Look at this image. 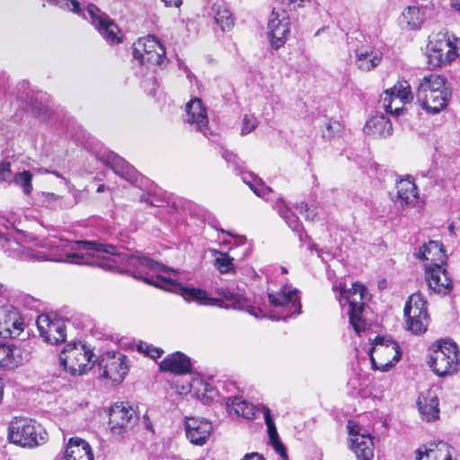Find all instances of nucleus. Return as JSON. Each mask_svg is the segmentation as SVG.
<instances>
[{
	"label": "nucleus",
	"instance_id": "11",
	"mask_svg": "<svg viewBox=\"0 0 460 460\" xmlns=\"http://www.w3.org/2000/svg\"><path fill=\"white\" fill-rule=\"evenodd\" d=\"M410 84L404 80H398L394 85L386 89L382 99V105L386 113L399 117L404 112V105L413 101Z\"/></svg>",
	"mask_w": 460,
	"mask_h": 460
},
{
	"label": "nucleus",
	"instance_id": "50",
	"mask_svg": "<svg viewBox=\"0 0 460 460\" xmlns=\"http://www.w3.org/2000/svg\"><path fill=\"white\" fill-rule=\"evenodd\" d=\"M448 231L453 235L460 234V216L451 222L448 226Z\"/></svg>",
	"mask_w": 460,
	"mask_h": 460
},
{
	"label": "nucleus",
	"instance_id": "54",
	"mask_svg": "<svg viewBox=\"0 0 460 460\" xmlns=\"http://www.w3.org/2000/svg\"><path fill=\"white\" fill-rule=\"evenodd\" d=\"M302 208H305V211H307L308 213L306 214L305 217L306 218H309V219H314L315 214L313 212V211H310L309 208H308V206L307 204H304V203H301V209Z\"/></svg>",
	"mask_w": 460,
	"mask_h": 460
},
{
	"label": "nucleus",
	"instance_id": "45",
	"mask_svg": "<svg viewBox=\"0 0 460 460\" xmlns=\"http://www.w3.org/2000/svg\"><path fill=\"white\" fill-rule=\"evenodd\" d=\"M211 254L214 258V266L221 274L230 272V256L227 252H219L217 250H211Z\"/></svg>",
	"mask_w": 460,
	"mask_h": 460
},
{
	"label": "nucleus",
	"instance_id": "5",
	"mask_svg": "<svg viewBox=\"0 0 460 460\" xmlns=\"http://www.w3.org/2000/svg\"><path fill=\"white\" fill-rule=\"evenodd\" d=\"M367 296L366 288L359 283H354L351 288L349 289L341 288L339 294L340 305L341 306L349 305V323L358 335H360L366 330V323L362 319L361 314L364 310Z\"/></svg>",
	"mask_w": 460,
	"mask_h": 460
},
{
	"label": "nucleus",
	"instance_id": "27",
	"mask_svg": "<svg viewBox=\"0 0 460 460\" xmlns=\"http://www.w3.org/2000/svg\"><path fill=\"white\" fill-rule=\"evenodd\" d=\"M160 369L176 375H185L191 372L192 364L190 358L181 352H174L168 355L160 362Z\"/></svg>",
	"mask_w": 460,
	"mask_h": 460
},
{
	"label": "nucleus",
	"instance_id": "10",
	"mask_svg": "<svg viewBox=\"0 0 460 460\" xmlns=\"http://www.w3.org/2000/svg\"><path fill=\"white\" fill-rule=\"evenodd\" d=\"M403 312L408 331L413 334H420L426 332L429 324V315L426 301L420 293H414L409 296Z\"/></svg>",
	"mask_w": 460,
	"mask_h": 460
},
{
	"label": "nucleus",
	"instance_id": "57",
	"mask_svg": "<svg viewBox=\"0 0 460 460\" xmlns=\"http://www.w3.org/2000/svg\"><path fill=\"white\" fill-rule=\"evenodd\" d=\"M141 200H143V201H145V202H146V203H148V204H150L152 206L155 205L153 199H151L149 196L146 197V198L142 197Z\"/></svg>",
	"mask_w": 460,
	"mask_h": 460
},
{
	"label": "nucleus",
	"instance_id": "30",
	"mask_svg": "<svg viewBox=\"0 0 460 460\" xmlns=\"http://www.w3.org/2000/svg\"><path fill=\"white\" fill-rule=\"evenodd\" d=\"M419 411L423 420L433 421L439 417L438 398L432 391H427L418 398Z\"/></svg>",
	"mask_w": 460,
	"mask_h": 460
},
{
	"label": "nucleus",
	"instance_id": "17",
	"mask_svg": "<svg viewBox=\"0 0 460 460\" xmlns=\"http://www.w3.org/2000/svg\"><path fill=\"white\" fill-rule=\"evenodd\" d=\"M99 366L102 369L100 375L117 384L123 381L128 371L127 357L121 353H108L102 357Z\"/></svg>",
	"mask_w": 460,
	"mask_h": 460
},
{
	"label": "nucleus",
	"instance_id": "2",
	"mask_svg": "<svg viewBox=\"0 0 460 460\" xmlns=\"http://www.w3.org/2000/svg\"><path fill=\"white\" fill-rule=\"evenodd\" d=\"M58 7L76 13L85 20L91 22L99 33L111 43H119V38L117 37L119 31L118 26L110 19V17L102 12L95 4H90L86 9H83L77 0H47Z\"/></svg>",
	"mask_w": 460,
	"mask_h": 460
},
{
	"label": "nucleus",
	"instance_id": "6",
	"mask_svg": "<svg viewBox=\"0 0 460 460\" xmlns=\"http://www.w3.org/2000/svg\"><path fill=\"white\" fill-rule=\"evenodd\" d=\"M429 364L438 376H446L457 372L459 358L456 343L443 341L438 345H434Z\"/></svg>",
	"mask_w": 460,
	"mask_h": 460
},
{
	"label": "nucleus",
	"instance_id": "41",
	"mask_svg": "<svg viewBox=\"0 0 460 460\" xmlns=\"http://www.w3.org/2000/svg\"><path fill=\"white\" fill-rule=\"evenodd\" d=\"M232 411L237 417L252 420L255 416L256 408L251 402L232 395Z\"/></svg>",
	"mask_w": 460,
	"mask_h": 460
},
{
	"label": "nucleus",
	"instance_id": "24",
	"mask_svg": "<svg viewBox=\"0 0 460 460\" xmlns=\"http://www.w3.org/2000/svg\"><path fill=\"white\" fill-rule=\"evenodd\" d=\"M56 460H93L89 443L80 438H70L62 454Z\"/></svg>",
	"mask_w": 460,
	"mask_h": 460
},
{
	"label": "nucleus",
	"instance_id": "34",
	"mask_svg": "<svg viewBox=\"0 0 460 460\" xmlns=\"http://www.w3.org/2000/svg\"><path fill=\"white\" fill-rule=\"evenodd\" d=\"M351 449L358 460H372L374 456L373 441L368 434H358L351 438Z\"/></svg>",
	"mask_w": 460,
	"mask_h": 460
},
{
	"label": "nucleus",
	"instance_id": "44",
	"mask_svg": "<svg viewBox=\"0 0 460 460\" xmlns=\"http://www.w3.org/2000/svg\"><path fill=\"white\" fill-rule=\"evenodd\" d=\"M32 179L33 174L30 171H22L14 174L12 182L21 187L25 196H29L33 190Z\"/></svg>",
	"mask_w": 460,
	"mask_h": 460
},
{
	"label": "nucleus",
	"instance_id": "48",
	"mask_svg": "<svg viewBox=\"0 0 460 460\" xmlns=\"http://www.w3.org/2000/svg\"><path fill=\"white\" fill-rule=\"evenodd\" d=\"M258 126V119L253 115H244L242 126H241V135L245 136L252 131H253Z\"/></svg>",
	"mask_w": 460,
	"mask_h": 460
},
{
	"label": "nucleus",
	"instance_id": "35",
	"mask_svg": "<svg viewBox=\"0 0 460 460\" xmlns=\"http://www.w3.org/2000/svg\"><path fill=\"white\" fill-rule=\"evenodd\" d=\"M396 189L397 199L402 205H412L417 201V187L410 177L397 181Z\"/></svg>",
	"mask_w": 460,
	"mask_h": 460
},
{
	"label": "nucleus",
	"instance_id": "37",
	"mask_svg": "<svg viewBox=\"0 0 460 460\" xmlns=\"http://www.w3.org/2000/svg\"><path fill=\"white\" fill-rule=\"evenodd\" d=\"M416 460H451L446 445L437 448L420 447L416 452Z\"/></svg>",
	"mask_w": 460,
	"mask_h": 460
},
{
	"label": "nucleus",
	"instance_id": "26",
	"mask_svg": "<svg viewBox=\"0 0 460 460\" xmlns=\"http://www.w3.org/2000/svg\"><path fill=\"white\" fill-rule=\"evenodd\" d=\"M355 65L359 70L370 71L376 67L383 59V53L370 46H360L355 50Z\"/></svg>",
	"mask_w": 460,
	"mask_h": 460
},
{
	"label": "nucleus",
	"instance_id": "43",
	"mask_svg": "<svg viewBox=\"0 0 460 460\" xmlns=\"http://www.w3.org/2000/svg\"><path fill=\"white\" fill-rule=\"evenodd\" d=\"M214 20L221 31L230 28V11L224 4L217 3L213 6Z\"/></svg>",
	"mask_w": 460,
	"mask_h": 460
},
{
	"label": "nucleus",
	"instance_id": "59",
	"mask_svg": "<svg viewBox=\"0 0 460 460\" xmlns=\"http://www.w3.org/2000/svg\"><path fill=\"white\" fill-rule=\"evenodd\" d=\"M245 270H246L247 275L250 277H252L255 274L254 270L251 268H248Z\"/></svg>",
	"mask_w": 460,
	"mask_h": 460
},
{
	"label": "nucleus",
	"instance_id": "38",
	"mask_svg": "<svg viewBox=\"0 0 460 460\" xmlns=\"http://www.w3.org/2000/svg\"><path fill=\"white\" fill-rule=\"evenodd\" d=\"M232 309L243 310L250 313L255 318L264 317L262 310L251 305L248 298L243 294L232 293Z\"/></svg>",
	"mask_w": 460,
	"mask_h": 460
},
{
	"label": "nucleus",
	"instance_id": "51",
	"mask_svg": "<svg viewBox=\"0 0 460 460\" xmlns=\"http://www.w3.org/2000/svg\"><path fill=\"white\" fill-rule=\"evenodd\" d=\"M347 427L349 429V433L351 436V438H356L358 436V434H360L359 433V431L361 429L360 427L358 425L355 424L354 422H352L351 420H349Z\"/></svg>",
	"mask_w": 460,
	"mask_h": 460
},
{
	"label": "nucleus",
	"instance_id": "46",
	"mask_svg": "<svg viewBox=\"0 0 460 460\" xmlns=\"http://www.w3.org/2000/svg\"><path fill=\"white\" fill-rule=\"evenodd\" d=\"M137 348L139 352L155 359L160 358L164 353L163 349L155 348L153 345L144 341H139L137 345Z\"/></svg>",
	"mask_w": 460,
	"mask_h": 460
},
{
	"label": "nucleus",
	"instance_id": "13",
	"mask_svg": "<svg viewBox=\"0 0 460 460\" xmlns=\"http://www.w3.org/2000/svg\"><path fill=\"white\" fill-rule=\"evenodd\" d=\"M269 300L272 305L279 309L278 316H270L273 320L286 321L301 313L299 292L288 285L284 286L278 293H270Z\"/></svg>",
	"mask_w": 460,
	"mask_h": 460
},
{
	"label": "nucleus",
	"instance_id": "18",
	"mask_svg": "<svg viewBox=\"0 0 460 460\" xmlns=\"http://www.w3.org/2000/svg\"><path fill=\"white\" fill-rule=\"evenodd\" d=\"M268 38L273 49L281 48L290 33V21L285 12L272 11L268 22Z\"/></svg>",
	"mask_w": 460,
	"mask_h": 460
},
{
	"label": "nucleus",
	"instance_id": "22",
	"mask_svg": "<svg viewBox=\"0 0 460 460\" xmlns=\"http://www.w3.org/2000/svg\"><path fill=\"white\" fill-rule=\"evenodd\" d=\"M184 427L187 438L196 446L206 444L213 429L208 420L195 417H186Z\"/></svg>",
	"mask_w": 460,
	"mask_h": 460
},
{
	"label": "nucleus",
	"instance_id": "55",
	"mask_svg": "<svg viewBox=\"0 0 460 460\" xmlns=\"http://www.w3.org/2000/svg\"><path fill=\"white\" fill-rule=\"evenodd\" d=\"M339 128H340V124L338 122L326 124V128L331 133H332L335 129H338Z\"/></svg>",
	"mask_w": 460,
	"mask_h": 460
},
{
	"label": "nucleus",
	"instance_id": "33",
	"mask_svg": "<svg viewBox=\"0 0 460 460\" xmlns=\"http://www.w3.org/2000/svg\"><path fill=\"white\" fill-rule=\"evenodd\" d=\"M425 19V10L419 6H408L399 17L402 29L416 30L420 27Z\"/></svg>",
	"mask_w": 460,
	"mask_h": 460
},
{
	"label": "nucleus",
	"instance_id": "62",
	"mask_svg": "<svg viewBox=\"0 0 460 460\" xmlns=\"http://www.w3.org/2000/svg\"><path fill=\"white\" fill-rule=\"evenodd\" d=\"M281 271H282L283 273H287V272H288V271H287V270H286V268H284V267H281Z\"/></svg>",
	"mask_w": 460,
	"mask_h": 460
},
{
	"label": "nucleus",
	"instance_id": "20",
	"mask_svg": "<svg viewBox=\"0 0 460 460\" xmlns=\"http://www.w3.org/2000/svg\"><path fill=\"white\" fill-rule=\"evenodd\" d=\"M186 115L184 121L197 131L201 132L205 137L208 134V119L207 108L201 99L192 98L185 105Z\"/></svg>",
	"mask_w": 460,
	"mask_h": 460
},
{
	"label": "nucleus",
	"instance_id": "14",
	"mask_svg": "<svg viewBox=\"0 0 460 460\" xmlns=\"http://www.w3.org/2000/svg\"><path fill=\"white\" fill-rule=\"evenodd\" d=\"M36 324L42 340L51 345H58L66 341L65 321L54 314H42L38 316Z\"/></svg>",
	"mask_w": 460,
	"mask_h": 460
},
{
	"label": "nucleus",
	"instance_id": "56",
	"mask_svg": "<svg viewBox=\"0 0 460 460\" xmlns=\"http://www.w3.org/2000/svg\"><path fill=\"white\" fill-rule=\"evenodd\" d=\"M451 6L460 12V0H451Z\"/></svg>",
	"mask_w": 460,
	"mask_h": 460
},
{
	"label": "nucleus",
	"instance_id": "3",
	"mask_svg": "<svg viewBox=\"0 0 460 460\" xmlns=\"http://www.w3.org/2000/svg\"><path fill=\"white\" fill-rule=\"evenodd\" d=\"M9 440L22 447H35L48 440L44 428L32 420L15 419L9 425Z\"/></svg>",
	"mask_w": 460,
	"mask_h": 460
},
{
	"label": "nucleus",
	"instance_id": "60",
	"mask_svg": "<svg viewBox=\"0 0 460 460\" xmlns=\"http://www.w3.org/2000/svg\"><path fill=\"white\" fill-rule=\"evenodd\" d=\"M103 190H104V185H100V186L98 187V189H97V191H98V192H102V191H103Z\"/></svg>",
	"mask_w": 460,
	"mask_h": 460
},
{
	"label": "nucleus",
	"instance_id": "25",
	"mask_svg": "<svg viewBox=\"0 0 460 460\" xmlns=\"http://www.w3.org/2000/svg\"><path fill=\"white\" fill-rule=\"evenodd\" d=\"M451 91L447 80L438 74H429L424 75L416 89V98L425 96L426 94L439 93Z\"/></svg>",
	"mask_w": 460,
	"mask_h": 460
},
{
	"label": "nucleus",
	"instance_id": "40",
	"mask_svg": "<svg viewBox=\"0 0 460 460\" xmlns=\"http://www.w3.org/2000/svg\"><path fill=\"white\" fill-rule=\"evenodd\" d=\"M49 102V97L47 93H38L31 102V109L37 116L44 119H48L52 113Z\"/></svg>",
	"mask_w": 460,
	"mask_h": 460
},
{
	"label": "nucleus",
	"instance_id": "8",
	"mask_svg": "<svg viewBox=\"0 0 460 460\" xmlns=\"http://www.w3.org/2000/svg\"><path fill=\"white\" fill-rule=\"evenodd\" d=\"M133 57L140 65L148 67L163 66L166 63L165 48L153 35L139 39L133 44Z\"/></svg>",
	"mask_w": 460,
	"mask_h": 460
},
{
	"label": "nucleus",
	"instance_id": "23",
	"mask_svg": "<svg viewBox=\"0 0 460 460\" xmlns=\"http://www.w3.org/2000/svg\"><path fill=\"white\" fill-rule=\"evenodd\" d=\"M232 164L234 165V171L237 175H239L242 181L247 184L250 189L256 194L258 197H261L265 199H269V195L272 192L271 189L265 185L263 181L256 176L252 172H246L243 170V164H241L239 159H236V156L232 155Z\"/></svg>",
	"mask_w": 460,
	"mask_h": 460
},
{
	"label": "nucleus",
	"instance_id": "1",
	"mask_svg": "<svg viewBox=\"0 0 460 460\" xmlns=\"http://www.w3.org/2000/svg\"><path fill=\"white\" fill-rule=\"evenodd\" d=\"M43 247L48 251H31L29 253L30 258L41 261L96 265L113 272L129 273L135 279H141L152 286L166 291L180 293L187 301L228 308L227 302L230 300L228 288L218 287L217 282H215L216 293L220 298L209 297L208 293L201 288H184L176 280L161 274L162 272L176 274V270L166 268L147 257L132 254L122 248L118 249L113 245L93 241H68L61 238L47 240Z\"/></svg>",
	"mask_w": 460,
	"mask_h": 460
},
{
	"label": "nucleus",
	"instance_id": "12",
	"mask_svg": "<svg viewBox=\"0 0 460 460\" xmlns=\"http://www.w3.org/2000/svg\"><path fill=\"white\" fill-rule=\"evenodd\" d=\"M176 390L180 394L192 393L204 404L216 402L225 405L226 411H230V397L220 396L214 387L199 377L192 378L181 385H176Z\"/></svg>",
	"mask_w": 460,
	"mask_h": 460
},
{
	"label": "nucleus",
	"instance_id": "4",
	"mask_svg": "<svg viewBox=\"0 0 460 460\" xmlns=\"http://www.w3.org/2000/svg\"><path fill=\"white\" fill-rule=\"evenodd\" d=\"M93 353L85 344L69 342L59 355L60 365L73 376H81L89 371L93 364Z\"/></svg>",
	"mask_w": 460,
	"mask_h": 460
},
{
	"label": "nucleus",
	"instance_id": "31",
	"mask_svg": "<svg viewBox=\"0 0 460 460\" xmlns=\"http://www.w3.org/2000/svg\"><path fill=\"white\" fill-rule=\"evenodd\" d=\"M267 431L270 438V444L274 448L275 452L280 456L282 460H288L287 448L281 442L274 420L271 418L270 410L266 406H261Z\"/></svg>",
	"mask_w": 460,
	"mask_h": 460
},
{
	"label": "nucleus",
	"instance_id": "19",
	"mask_svg": "<svg viewBox=\"0 0 460 460\" xmlns=\"http://www.w3.org/2000/svg\"><path fill=\"white\" fill-rule=\"evenodd\" d=\"M99 158L104 164L110 167L114 173L132 184H137L142 177L125 159L111 151H104L100 155Z\"/></svg>",
	"mask_w": 460,
	"mask_h": 460
},
{
	"label": "nucleus",
	"instance_id": "64",
	"mask_svg": "<svg viewBox=\"0 0 460 460\" xmlns=\"http://www.w3.org/2000/svg\"><path fill=\"white\" fill-rule=\"evenodd\" d=\"M53 173H54L57 177H61V176L59 175V173H58V172H54Z\"/></svg>",
	"mask_w": 460,
	"mask_h": 460
},
{
	"label": "nucleus",
	"instance_id": "39",
	"mask_svg": "<svg viewBox=\"0 0 460 460\" xmlns=\"http://www.w3.org/2000/svg\"><path fill=\"white\" fill-rule=\"evenodd\" d=\"M62 199V196L53 192L39 191L34 196V203L42 208L58 209L61 208Z\"/></svg>",
	"mask_w": 460,
	"mask_h": 460
},
{
	"label": "nucleus",
	"instance_id": "53",
	"mask_svg": "<svg viewBox=\"0 0 460 460\" xmlns=\"http://www.w3.org/2000/svg\"><path fill=\"white\" fill-rule=\"evenodd\" d=\"M166 6L179 7L182 4V0H162Z\"/></svg>",
	"mask_w": 460,
	"mask_h": 460
},
{
	"label": "nucleus",
	"instance_id": "58",
	"mask_svg": "<svg viewBox=\"0 0 460 460\" xmlns=\"http://www.w3.org/2000/svg\"><path fill=\"white\" fill-rule=\"evenodd\" d=\"M156 460H181V459L177 458V457L161 456Z\"/></svg>",
	"mask_w": 460,
	"mask_h": 460
},
{
	"label": "nucleus",
	"instance_id": "21",
	"mask_svg": "<svg viewBox=\"0 0 460 460\" xmlns=\"http://www.w3.org/2000/svg\"><path fill=\"white\" fill-rule=\"evenodd\" d=\"M426 282L432 291L438 294H447L452 288V279L442 264H425Z\"/></svg>",
	"mask_w": 460,
	"mask_h": 460
},
{
	"label": "nucleus",
	"instance_id": "9",
	"mask_svg": "<svg viewBox=\"0 0 460 460\" xmlns=\"http://www.w3.org/2000/svg\"><path fill=\"white\" fill-rule=\"evenodd\" d=\"M429 64L442 66L451 63L457 57L456 48L453 45L447 32L440 31L433 35L428 43Z\"/></svg>",
	"mask_w": 460,
	"mask_h": 460
},
{
	"label": "nucleus",
	"instance_id": "47",
	"mask_svg": "<svg viewBox=\"0 0 460 460\" xmlns=\"http://www.w3.org/2000/svg\"><path fill=\"white\" fill-rule=\"evenodd\" d=\"M243 247L240 252L241 257L248 256L251 252V244L247 243L246 237L243 235H234L232 234V250L234 247Z\"/></svg>",
	"mask_w": 460,
	"mask_h": 460
},
{
	"label": "nucleus",
	"instance_id": "28",
	"mask_svg": "<svg viewBox=\"0 0 460 460\" xmlns=\"http://www.w3.org/2000/svg\"><path fill=\"white\" fill-rule=\"evenodd\" d=\"M364 131L374 137H387L393 133L392 122L384 113L376 112L367 120Z\"/></svg>",
	"mask_w": 460,
	"mask_h": 460
},
{
	"label": "nucleus",
	"instance_id": "61",
	"mask_svg": "<svg viewBox=\"0 0 460 460\" xmlns=\"http://www.w3.org/2000/svg\"><path fill=\"white\" fill-rule=\"evenodd\" d=\"M234 260V257H232V261ZM231 270H232V274H235V270H234V264L232 263V268H231Z\"/></svg>",
	"mask_w": 460,
	"mask_h": 460
},
{
	"label": "nucleus",
	"instance_id": "36",
	"mask_svg": "<svg viewBox=\"0 0 460 460\" xmlns=\"http://www.w3.org/2000/svg\"><path fill=\"white\" fill-rule=\"evenodd\" d=\"M22 361L20 349L11 347L5 343H0V367L14 368Z\"/></svg>",
	"mask_w": 460,
	"mask_h": 460
},
{
	"label": "nucleus",
	"instance_id": "42",
	"mask_svg": "<svg viewBox=\"0 0 460 460\" xmlns=\"http://www.w3.org/2000/svg\"><path fill=\"white\" fill-rule=\"evenodd\" d=\"M276 208L279 215L286 220L287 224L293 231L296 233L302 231L303 226L298 220V217L286 207L282 199L277 201Z\"/></svg>",
	"mask_w": 460,
	"mask_h": 460
},
{
	"label": "nucleus",
	"instance_id": "63",
	"mask_svg": "<svg viewBox=\"0 0 460 460\" xmlns=\"http://www.w3.org/2000/svg\"><path fill=\"white\" fill-rule=\"evenodd\" d=\"M222 155H223V157L225 158V160H226V161H227V155H226V154H223Z\"/></svg>",
	"mask_w": 460,
	"mask_h": 460
},
{
	"label": "nucleus",
	"instance_id": "49",
	"mask_svg": "<svg viewBox=\"0 0 460 460\" xmlns=\"http://www.w3.org/2000/svg\"><path fill=\"white\" fill-rule=\"evenodd\" d=\"M11 165L9 163L0 164V182L8 181L11 178Z\"/></svg>",
	"mask_w": 460,
	"mask_h": 460
},
{
	"label": "nucleus",
	"instance_id": "15",
	"mask_svg": "<svg viewBox=\"0 0 460 460\" xmlns=\"http://www.w3.org/2000/svg\"><path fill=\"white\" fill-rule=\"evenodd\" d=\"M109 416V425L114 435L130 431L138 420L135 409L128 402L115 403L111 407Z\"/></svg>",
	"mask_w": 460,
	"mask_h": 460
},
{
	"label": "nucleus",
	"instance_id": "7",
	"mask_svg": "<svg viewBox=\"0 0 460 460\" xmlns=\"http://www.w3.org/2000/svg\"><path fill=\"white\" fill-rule=\"evenodd\" d=\"M369 357L374 369L385 372L399 361L402 351L394 340L376 337L369 351Z\"/></svg>",
	"mask_w": 460,
	"mask_h": 460
},
{
	"label": "nucleus",
	"instance_id": "16",
	"mask_svg": "<svg viewBox=\"0 0 460 460\" xmlns=\"http://www.w3.org/2000/svg\"><path fill=\"white\" fill-rule=\"evenodd\" d=\"M24 330V322L19 311L10 304L0 306V337L13 339Z\"/></svg>",
	"mask_w": 460,
	"mask_h": 460
},
{
	"label": "nucleus",
	"instance_id": "32",
	"mask_svg": "<svg viewBox=\"0 0 460 460\" xmlns=\"http://www.w3.org/2000/svg\"><path fill=\"white\" fill-rule=\"evenodd\" d=\"M417 257L421 261H428L426 264H443L446 260L442 244L437 241H430L429 243L422 245L417 253Z\"/></svg>",
	"mask_w": 460,
	"mask_h": 460
},
{
	"label": "nucleus",
	"instance_id": "29",
	"mask_svg": "<svg viewBox=\"0 0 460 460\" xmlns=\"http://www.w3.org/2000/svg\"><path fill=\"white\" fill-rule=\"evenodd\" d=\"M452 92L447 91L439 93H432L416 98L421 108L429 114H438L445 110L451 99Z\"/></svg>",
	"mask_w": 460,
	"mask_h": 460
},
{
	"label": "nucleus",
	"instance_id": "52",
	"mask_svg": "<svg viewBox=\"0 0 460 460\" xmlns=\"http://www.w3.org/2000/svg\"><path fill=\"white\" fill-rule=\"evenodd\" d=\"M242 460H264V458L258 453H250L245 455Z\"/></svg>",
	"mask_w": 460,
	"mask_h": 460
}]
</instances>
